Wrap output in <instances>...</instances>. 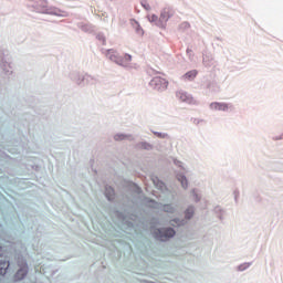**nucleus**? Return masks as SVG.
<instances>
[{"instance_id": "nucleus-1", "label": "nucleus", "mask_w": 283, "mask_h": 283, "mask_svg": "<svg viewBox=\"0 0 283 283\" xmlns=\"http://www.w3.org/2000/svg\"><path fill=\"white\" fill-rule=\"evenodd\" d=\"M28 8H30L33 12H40L41 14H52L54 17H67L65 11L56 7H48V1L45 0H30Z\"/></svg>"}, {"instance_id": "nucleus-2", "label": "nucleus", "mask_w": 283, "mask_h": 283, "mask_svg": "<svg viewBox=\"0 0 283 283\" xmlns=\"http://www.w3.org/2000/svg\"><path fill=\"white\" fill-rule=\"evenodd\" d=\"M153 238L159 242H169L171 238H176V230L171 227L156 228L153 231Z\"/></svg>"}, {"instance_id": "nucleus-3", "label": "nucleus", "mask_w": 283, "mask_h": 283, "mask_svg": "<svg viewBox=\"0 0 283 283\" xmlns=\"http://www.w3.org/2000/svg\"><path fill=\"white\" fill-rule=\"evenodd\" d=\"M105 55L109 59V61H113V63H116L117 65H122V67H127L132 61L130 54H125L123 57L114 49L106 50Z\"/></svg>"}, {"instance_id": "nucleus-4", "label": "nucleus", "mask_w": 283, "mask_h": 283, "mask_svg": "<svg viewBox=\"0 0 283 283\" xmlns=\"http://www.w3.org/2000/svg\"><path fill=\"white\" fill-rule=\"evenodd\" d=\"M149 85L153 87V90H157V92H165V90L168 87L169 82L163 77H154Z\"/></svg>"}, {"instance_id": "nucleus-5", "label": "nucleus", "mask_w": 283, "mask_h": 283, "mask_svg": "<svg viewBox=\"0 0 283 283\" xmlns=\"http://www.w3.org/2000/svg\"><path fill=\"white\" fill-rule=\"evenodd\" d=\"M176 96L181 103H187V105H198V101H196L191 94L185 91H178Z\"/></svg>"}, {"instance_id": "nucleus-6", "label": "nucleus", "mask_w": 283, "mask_h": 283, "mask_svg": "<svg viewBox=\"0 0 283 283\" xmlns=\"http://www.w3.org/2000/svg\"><path fill=\"white\" fill-rule=\"evenodd\" d=\"M174 14H176V11H174L171 8L166 7L161 10L160 12V21L159 24L164 25V30L165 28H167V21H169V19H171V17H174Z\"/></svg>"}, {"instance_id": "nucleus-7", "label": "nucleus", "mask_w": 283, "mask_h": 283, "mask_svg": "<svg viewBox=\"0 0 283 283\" xmlns=\"http://www.w3.org/2000/svg\"><path fill=\"white\" fill-rule=\"evenodd\" d=\"M30 272V268L28 266V263L23 262L19 270L17 271L14 279L18 282H21V280H25V277L28 276V273Z\"/></svg>"}, {"instance_id": "nucleus-8", "label": "nucleus", "mask_w": 283, "mask_h": 283, "mask_svg": "<svg viewBox=\"0 0 283 283\" xmlns=\"http://www.w3.org/2000/svg\"><path fill=\"white\" fill-rule=\"evenodd\" d=\"M151 181L155 185L156 189H158L161 193H167L169 191V188H167V185L163 182L158 177L151 176Z\"/></svg>"}, {"instance_id": "nucleus-9", "label": "nucleus", "mask_w": 283, "mask_h": 283, "mask_svg": "<svg viewBox=\"0 0 283 283\" xmlns=\"http://www.w3.org/2000/svg\"><path fill=\"white\" fill-rule=\"evenodd\" d=\"M151 181L155 185L156 189H158L161 193H167L169 191V188H167V185L163 182L158 177L151 176Z\"/></svg>"}, {"instance_id": "nucleus-10", "label": "nucleus", "mask_w": 283, "mask_h": 283, "mask_svg": "<svg viewBox=\"0 0 283 283\" xmlns=\"http://www.w3.org/2000/svg\"><path fill=\"white\" fill-rule=\"evenodd\" d=\"M70 78L71 81H73V83H76L80 86L85 85V74L82 75L81 73L75 71L70 74Z\"/></svg>"}, {"instance_id": "nucleus-11", "label": "nucleus", "mask_w": 283, "mask_h": 283, "mask_svg": "<svg viewBox=\"0 0 283 283\" xmlns=\"http://www.w3.org/2000/svg\"><path fill=\"white\" fill-rule=\"evenodd\" d=\"M105 197L106 199L112 202L116 198V192L114 191V188L112 186H105Z\"/></svg>"}, {"instance_id": "nucleus-12", "label": "nucleus", "mask_w": 283, "mask_h": 283, "mask_svg": "<svg viewBox=\"0 0 283 283\" xmlns=\"http://www.w3.org/2000/svg\"><path fill=\"white\" fill-rule=\"evenodd\" d=\"M0 67L6 74H12V65L10 64V62H7L6 59L1 60Z\"/></svg>"}, {"instance_id": "nucleus-13", "label": "nucleus", "mask_w": 283, "mask_h": 283, "mask_svg": "<svg viewBox=\"0 0 283 283\" xmlns=\"http://www.w3.org/2000/svg\"><path fill=\"white\" fill-rule=\"evenodd\" d=\"M170 227H185L187 224V220L175 218L169 221Z\"/></svg>"}, {"instance_id": "nucleus-14", "label": "nucleus", "mask_w": 283, "mask_h": 283, "mask_svg": "<svg viewBox=\"0 0 283 283\" xmlns=\"http://www.w3.org/2000/svg\"><path fill=\"white\" fill-rule=\"evenodd\" d=\"M137 149H145V151H151L154 146L148 142H139L136 145Z\"/></svg>"}, {"instance_id": "nucleus-15", "label": "nucleus", "mask_w": 283, "mask_h": 283, "mask_svg": "<svg viewBox=\"0 0 283 283\" xmlns=\"http://www.w3.org/2000/svg\"><path fill=\"white\" fill-rule=\"evenodd\" d=\"M195 213H196V207L189 206L185 210V219L184 220H186V222H187V220H191V218H193Z\"/></svg>"}, {"instance_id": "nucleus-16", "label": "nucleus", "mask_w": 283, "mask_h": 283, "mask_svg": "<svg viewBox=\"0 0 283 283\" xmlns=\"http://www.w3.org/2000/svg\"><path fill=\"white\" fill-rule=\"evenodd\" d=\"M198 76V70L188 71L182 75L184 81H193Z\"/></svg>"}, {"instance_id": "nucleus-17", "label": "nucleus", "mask_w": 283, "mask_h": 283, "mask_svg": "<svg viewBox=\"0 0 283 283\" xmlns=\"http://www.w3.org/2000/svg\"><path fill=\"white\" fill-rule=\"evenodd\" d=\"M10 269V261L0 260V275H6Z\"/></svg>"}, {"instance_id": "nucleus-18", "label": "nucleus", "mask_w": 283, "mask_h": 283, "mask_svg": "<svg viewBox=\"0 0 283 283\" xmlns=\"http://www.w3.org/2000/svg\"><path fill=\"white\" fill-rule=\"evenodd\" d=\"M148 21L154 23L157 28L165 30V27L160 24V18H158V15L153 14L151 17H148Z\"/></svg>"}, {"instance_id": "nucleus-19", "label": "nucleus", "mask_w": 283, "mask_h": 283, "mask_svg": "<svg viewBox=\"0 0 283 283\" xmlns=\"http://www.w3.org/2000/svg\"><path fill=\"white\" fill-rule=\"evenodd\" d=\"M177 180L181 184L182 189H187L189 187V181L187 180V176L182 174H178Z\"/></svg>"}, {"instance_id": "nucleus-20", "label": "nucleus", "mask_w": 283, "mask_h": 283, "mask_svg": "<svg viewBox=\"0 0 283 283\" xmlns=\"http://www.w3.org/2000/svg\"><path fill=\"white\" fill-rule=\"evenodd\" d=\"M213 212L218 219H220L221 221L224 220V213H227V211H224V209H222V207L216 206L213 209Z\"/></svg>"}, {"instance_id": "nucleus-21", "label": "nucleus", "mask_w": 283, "mask_h": 283, "mask_svg": "<svg viewBox=\"0 0 283 283\" xmlns=\"http://www.w3.org/2000/svg\"><path fill=\"white\" fill-rule=\"evenodd\" d=\"M114 140L120 142V140H133L132 135L118 133L114 135Z\"/></svg>"}, {"instance_id": "nucleus-22", "label": "nucleus", "mask_w": 283, "mask_h": 283, "mask_svg": "<svg viewBox=\"0 0 283 283\" xmlns=\"http://www.w3.org/2000/svg\"><path fill=\"white\" fill-rule=\"evenodd\" d=\"M84 83H86V85H96V83H98V78L90 74H85Z\"/></svg>"}, {"instance_id": "nucleus-23", "label": "nucleus", "mask_w": 283, "mask_h": 283, "mask_svg": "<svg viewBox=\"0 0 283 283\" xmlns=\"http://www.w3.org/2000/svg\"><path fill=\"white\" fill-rule=\"evenodd\" d=\"M203 65L205 67H213L216 65V61H213V57L206 55L203 56Z\"/></svg>"}, {"instance_id": "nucleus-24", "label": "nucleus", "mask_w": 283, "mask_h": 283, "mask_svg": "<svg viewBox=\"0 0 283 283\" xmlns=\"http://www.w3.org/2000/svg\"><path fill=\"white\" fill-rule=\"evenodd\" d=\"M133 21H134L133 28H135L136 34H138L139 36H143V34H145V31L143 30L138 21L136 20H133Z\"/></svg>"}, {"instance_id": "nucleus-25", "label": "nucleus", "mask_w": 283, "mask_h": 283, "mask_svg": "<svg viewBox=\"0 0 283 283\" xmlns=\"http://www.w3.org/2000/svg\"><path fill=\"white\" fill-rule=\"evenodd\" d=\"M163 211L165 213H176V207H174L171 203H167L163 206Z\"/></svg>"}, {"instance_id": "nucleus-26", "label": "nucleus", "mask_w": 283, "mask_h": 283, "mask_svg": "<svg viewBox=\"0 0 283 283\" xmlns=\"http://www.w3.org/2000/svg\"><path fill=\"white\" fill-rule=\"evenodd\" d=\"M206 87L211 92H220V86H218V83L216 82H208Z\"/></svg>"}, {"instance_id": "nucleus-27", "label": "nucleus", "mask_w": 283, "mask_h": 283, "mask_svg": "<svg viewBox=\"0 0 283 283\" xmlns=\"http://www.w3.org/2000/svg\"><path fill=\"white\" fill-rule=\"evenodd\" d=\"M78 28H81L83 32H94V28L91 24L81 23Z\"/></svg>"}, {"instance_id": "nucleus-28", "label": "nucleus", "mask_w": 283, "mask_h": 283, "mask_svg": "<svg viewBox=\"0 0 283 283\" xmlns=\"http://www.w3.org/2000/svg\"><path fill=\"white\" fill-rule=\"evenodd\" d=\"M249 266H251V262H245V263L238 265L237 270L240 272L247 271V269H249Z\"/></svg>"}, {"instance_id": "nucleus-29", "label": "nucleus", "mask_w": 283, "mask_h": 283, "mask_svg": "<svg viewBox=\"0 0 283 283\" xmlns=\"http://www.w3.org/2000/svg\"><path fill=\"white\" fill-rule=\"evenodd\" d=\"M154 136H157V138H167L169 140V134L167 133H160V132H153Z\"/></svg>"}, {"instance_id": "nucleus-30", "label": "nucleus", "mask_w": 283, "mask_h": 283, "mask_svg": "<svg viewBox=\"0 0 283 283\" xmlns=\"http://www.w3.org/2000/svg\"><path fill=\"white\" fill-rule=\"evenodd\" d=\"M189 28H191V24H189V22H182L181 24H179V30L181 32H185L186 30H189Z\"/></svg>"}, {"instance_id": "nucleus-31", "label": "nucleus", "mask_w": 283, "mask_h": 283, "mask_svg": "<svg viewBox=\"0 0 283 283\" xmlns=\"http://www.w3.org/2000/svg\"><path fill=\"white\" fill-rule=\"evenodd\" d=\"M140 6H142V8L146 9L147 12H149V10H151V6H149V2H147V0H142Z\"/></svg>"}, {"instance_id": "nucleus-32", "label": "nucleus", "mask_w": 283, "mask_h": 283, "mask_svg": "<svg viewBox=\"0 0 283 283\" xmlns=\"http://www.w3.org/2000/svg\"><path fill=\"white\" fill-rule=\"evenodd\" d=\"M96 39H97V41H101V43L103 45H105V43L107 41L106 38H105V34H103V33H97Z\"/></svg>"}, {"instance_id": "nucleus-33", "label": "nucleus", "mask_w": 283, "mask_h": 283, "mask_svg": "<svg viewBox=\"0 0 283 283\" xmlns=\"http://www.w3.org/2000/svg\"><path fill=\"white\" fill-rule=\"evenodd\" d=\"M192 198H193L195 202H200L201 197H200V195H198V190L192 189Z\"/></svg>"}, {"instance_id": "nucleus-34", "label": "nucleus", "mask_w": 283, "mask_h": 283, "mask_svg": "<svg viewBox=\"0 0 283 283\" xmlns=\"http://www.w3.org/2000/svg\"><path fill=\"white\" fill-rule=\"evenodd\" d=\"M227 109H229V104L226 103H219V112H227Z\"/></svg>"}, {"instance_id": "nucleus-35", "label": "nucleus", "mask_w": 283, "mask_h": 283, "mask_svg": "<svg viewBox=\"0 0 283 283\" xmlns=\"http://www.w3.org/2000/svg\"><path fill=\"white\" fill-rule=\"evenodd\" d=\"M233 196H234V202L235 205H238V200L240 199V190L235 189L233 191Z\"/></svg>"}, {"instance_id": "nucleus-36", "label": "nucleus", "mask_w": 283, "mask_h": 283, "mask_svg": "<svg viewBox=\"0 0 283 283\" xmlns=\"http://www.w3.org/2000/svg\"><path fill=\"white\" fill-rule=\"evenodd\" d=\"M115 216L116 218H118V220H125V213L120 212V211H115Z\"/></svg>"}, {"instance_id": "nucleus-37", "label": "nucleus", "mask_w": 283, "mask_h": 283, "mask_svg": "<svg viewBox=\"0 0 283 283\" xmlns=\"http://www.w3.org/2000/svg\"><path fill=\"white\" fill-rule=\"evenodd\" d=\"M186 52H187L189 60L193 61V51L191 49H187Z\"/></svg>"}, {"instance_id": "nucleus-38", "label": "nucleus", "mask_w": 283, "mask_h": 283, "mask_svg": "<svg viewBox=\"0 0 283 283\" xmlns=\"http://www.w3.org/2000/svg\"><path fill=\"white\" fill-rule=\"evenodd\" d=\"M219 105H220V103H218V102H212L211 104H210V109H219Z\"/></svg>"}, {"instance_id": "nucleus-39", "label": "nucleus", "mask_w": 283, "mask_h": 283, "mask_svg": "<svg viewBox=\"0 0 283 283\" xmlns=\"http://www.w3.org/2000/svg\"><path fill=\"white\" fill-rule=\"evenodd\" d=\"M174 163L177 167H182V161L175 159Z\"/></svg>"}, {"instance_id": "nucleus-40", "label": "nucleus", "mask_w": 283, "mask_h": 283, "mask_svg": "<svg viewBox=\"0 0 283 283\" xmlns=\"http://www.w3.org/2000/svg\"><path fill=\"white\" fill-rule=\"evenodd\" d=\"M273 140H283V134H281L280 136L273 137Z\"/></svg>"}, {"instance_id": "nucleus-41", "label": "nucleus", "mask_w": 283, "mask_h": 283, "mask_svg": "<svg viewBox=\"0 0 283 283\" xmlns=\"http://www.w3.org/2000/svg\"><path fill=\"white\" fill-rule=\"evenodd\" d=\"M140 191H143V190L140 189V187L135 186V192H136V193H140Z\"/></svg>"}, {"instance_id": "nucleus-42", "label": "nucleus", "mask_w": 283, "mask_h": 283, "mask_svg": "<svg viewBox=\"0 0 283 283\" xmlns=\"http://www.w3.org/2000/svg\"><path fill=\"white\" fill-rule=\"evenodd\" d=\"M1 255H3V248L2 247H0V258H1Z\"/></svg>"}, {"instance_id": "nucleus-43", "label": "nucleus", "mask_w": 283, "mask_h": 283, "mask_svg": "<svg viewBox=\"0 0 283 283\" xmlns=\"http://www.w3.org/2000/svg\"><path fill=\"white\" fill-rule=\"evenodd\" d=\"M145 283H156V282H154V281H144Z\"/></svg>"}, {"instance_id": "nucleus-44", "label": "nucleus", "mask_w": 283, "mask_h": 283, "mask_svg": "<svg viewBox=\"0 0 283 283\" xmlns=\"http://www.w3.org/2000/svg\"><path fill=\"white\" fill-rule=\"evenodd\" d=\"M150 202H156V200H150Z\"/></svg>"}]
</instances>
